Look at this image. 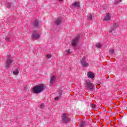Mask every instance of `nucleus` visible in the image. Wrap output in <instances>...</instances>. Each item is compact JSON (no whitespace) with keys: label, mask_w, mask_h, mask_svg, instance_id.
<instances>
[{"label":"nucleus","mask_w":127,"mask_h":127,"mask_svg":"<svg viewBox=\"0 0 127 127\" xmlns=\"http://www.w3.org/2000/svg\"><path fill=\"white\" fill-rule=\"evenodd\" d=\"M62 121L64 124H67L69 123L70 121V118L68 117V114L64 113L62 116Z\"/></svg>","instance_id":"7ed1b4c3"},{"label":"nucleus","mask_w":127,"mask_h":127,"mask_svg":"<svg viewBox=\"0 0 127 127\" xmlns=\"http://www.w3.org/2000/svg\"><path fill=\"white\" fill-rule=\"evenodd\" d=\"M39 24V22H38V20L35 19V20H34L33 25L35 27H38Z\"/></svg>","instance_id":"9d476101"},{"label":"nucleus","mask_w":127,"mask_h":127,"mask_svg":"<svg viewBox=\"0 0 127 127\" xmlns=\"http://www.w3.org/2000/svg\"><path fill=\"white\" fill-rule=\"evenodd\" d=\"M45 107V105H44V104L43 103H42L40 106V107L41 109H44Z\"/></svg>","instance_id":"6ab92c4d"},{"label":"nucleus","mask_w":127,"mask_h":127,"mask_svg":"<svg viewBox=\"0 0 127 127\" xmlns=\"http://www.w3.org/2000/svg\"><path fill=\"white\" fill-rule=\"evenodd\" d=\"M85 126V122L81 121L80 122V127H84Z\"/></svg>","instance_id":"f3484780"},{"label":"nucleus","mask_w":127,"mask_h":127,"mask_svg":"<svg viewBox=\"0 0 127 127\" xmlns=\"http://www.w3.org/2000/svg\"><path fill=\"white\" fill-rule=\"evenodd\" d=\"M72 6L74 7H79L80 6V2H74L72 4Z\"/></svg>","instance_id":"f8f14e48"},{"label":"nucleus","mask_w":127,"mask_h":127,"mask_svg":"<svg viewBox=\"0 0 127 127\" xmlns=\"http://www.w3.org/2000/svg\"><path fill=\"white\" fill-rule=\"evenodd\" d=\"M19 73V70H18V69H15L13 72V75H18Z\"/></svg>","instance_id":"ddd939ff"},{"label":"nucleus","mask_w":127,"mask_h":127,"mask_svg":"<svg viewBox=\"0 0 127 127\" xmlns=\"http://www.w3.org/2000/svg\"><path fill=\"white\" fill-rule=\"evenodd\" d=\"M63 92V91H62V90H60V95H62V93Z\"/></svg>","instance_id":"bb28decb"},{"label":"nucleus","mask_w":127,"mask_h":127,"mask_svg":"<svg viewBox=\"0 0 127 127\" xmlns=\"http://www.w3.org/2000/svg\"><path fill=\"white\" fill-rule=\"evenodd\" d=\"M55 82V76H53L51 77V80L50 81V85H53V83H54Z\"/></svg>","instance_id":"9b49d317"},{"label":"nucleus","mask_w":127,"mask_h":127,"mask_svg":"<svg viewBox=\"0 0 127 127\" xmlns=\"http://www.w3.org/2000/svg\"><path fill=\"white\" fill-rule=\"evenodd\" d=\"M87 76L88 77V78H90V79H93L95 78V73L91 71H89L87 73Z\"/></svg>","instance_id":"1a4fd4ad"},{"label":"nucleus","mask_w":127,"mask_h":127,"mask_svg":"<svg viewBox=\"0 0 127 127\" xmlns=\"http://www.w3.org/2000/svg\"><path fill=\"white\" fill-rule=\"evenodd\" d=\"M5 41H10V38H9V37L6 38Z\"/></svg>","instance_id":"4be33fe9"},{"label":"nucleus","mask_w":127,"mask_h":127,"mask_svg":"<svg viewBox=\"0 0 127 127\" xmlns=\"http://www.w3.org/2000/svg\"><path fill=\"white\" fill-rule=\"evenodd\" d=\"M55 100L56 101H57V100H59V97H56V98H55Z\"/></svg>","instance_id":"a878e982"},{"label":"nucleus","mask_w":127,"mask_h":127,"mask_svg":"<svg viewBox=\"0 0 127 127\" xmlns=\"http://www.w3.org/2000/svg\"><path fill=\"white\" fill-rule=\"evenodd\" d=\"M63 0H59V1H62Z\"/></svg>","instance_id":"c756f323"},{"label":"nucleus","mask_w":127,"mask_h":127,"mask_svg":"<svg viewBox=\"0 0 127 127\" xmlns=\"http://www.w3.org/2000/svg\"><path fill=\"white\" fill-rule=\"evenodd\" d=\"M32 37L33 39H38L40 37L39 35L37 34V31H34L32 35Z\"/></svg>","instance_id":"0eeeda50"},{"label":"nucleus","mask_w":127,"mask_h":127,"mask_svg":"<svg viewBox=\"0 0 127 127\" xmlns=\"http://www.w3.org/2000/svg\"><path fill=\"white\" fill-rule=\"evenodd\" d=\"M95 46L97 47V48H102V44L100 43H97Z\"/></svg>","instance_id":"2eb2a0df"},{"label":"nucleus","mask_w":127,"mask_h":127,"mask_svg":"<svg viewBox=\"0 0 127 127\" xmlns=\"http://www.w3.org/2000/svg\"><path fill=\"white\" fill-rule=\"evenodd\" d=\"M87 17H88V19H92V14H88V16H87Z\"/></svg>","instance_id":"a211bd4d"},{"label":"nucleus","mask_w":127,"mask_h":127,"mask_svg":"<svg viewBox=\"0 0 127 127\" xmlns=\"http://www.w3.org/2000/svg\"><path fill=\"white\" fill-rule=\"evenodd\" d=\"M86 87L87 90H93V89H94V85H93V83H91V81L88 80L86 81Z\"/></svg>","instance_id":"423d86ee"},{"label":"nucleus","mask_w":127,"mask_h":127,"mask_svg":"<svg viewBox=\"0 0 127 127\" xmlns=\"http://www.w3.org/2000/svg\"><path fill=\"white\" fill-rule=\"evenodd\" d=\"M109 32H110V33L112 32V30H110V31H109Z\"/></svg>","instance_id":"c85d7f7f"},{"label":"nucleus","mask_w":127,"mask_h":127,"mask_svg":"<svg viewBox=\"0 0 127 127\" xmlns=\"http://www.w3.org/2000/svg\"><path fill=\"white\" fill-rule=\"evenodd\" d=\"M45 88L44 84H39L35 86L33 90L35 94H39V93H41Z\"/></svg>","instance_id":"f257e3e1"},{"label":"nucleus","mask_w":127,"mask_h":127,"mask_svg":"<svg viewBox=\"0 0 127 127\" xmlns=\"http://www.w3.org/2000/svg\"><path fill=\"white\" fill-rule=\"evenodd\" d=\"M6 64H5V69H8L10 67V65H12L13 60L11 59V55H7L6 58Z\"/></svg>","instance_id":"f03ea898"},{"label":"nucleus","mask_w":127,"mask_h":127,"mask_svg":"<svg viewBox=\"0 0 127 127\" xmlns=\"http://www.w3.org/2000/svg\"><path fill=\"white\" fill-rule=\"evenodd\" d=\"M114 53H115V50H114V49H110L109 50L110 55H113Z\"/></svg>","instance_id":"dca6fc26"},{"label":"nucleus","mask_w":127,"mask_h":127,"mask_svg":"<svg viewBox=\"0 0 127 127\" xmlns=\"http://www.w3.org/2000/svg\"><path fill=\"white\" fill-rule=\"evenodd\" d=\"M118 26H119V25L118 24L115 23L113 25L114 28H116V27H118Z\"/></svg>","instance_id":"412c9836"},{"label":"nucleus","mask_w":127,"mask_h":127,"mask_svg":"<svg viewBox=\"0 0 127 127\" xmlns=\"http://www.w3.org/2000/svg\"><path fill=\"white\" fill-rule=\"evenodd\" d=\"M91 108H92V109H95V108H96V105L91 104Z\"/></svg>","instance_id":"5701e85b"},{"label":"nucleus","mask_w":127,"mask_h":127,"mask_svg":"<svg viewBox=\"0 0 127 127\" xmlns=\"http://www.w3.org/2000/svg\"><path fill=\"white\" fill-rule=\"evenodd\" d=\"M61 19H57L56 21H55V23L57 25H58V24H60V23H61Z\"/></svg>","instance_id":"4468645a"},{"label":"nucleus","mask_w":127,"mask_h":127,"mask_svg":"<svg viewBox=\"0 0 127 127\" xmlns=\"http://www.w3.org/2000/svg\"><path fill=\"white\" fill-rule=\"evenodd\" d=\"M80 64H81L82 67H87L89 66V64L86 63V58L83 57L80 60Z\"/></svg>","instance_id":"39448f33"},{"label":"nucleus","mask_w":127,"mask_h":127,"mask_svg":"<svg viewBox=\"0 0 127 127\" xmlns=\"http://www.w3.org/2000/svg\"><path fill=\"white\" fill-rule=\"evenodd\" d=\"M47 58H48V59H50L51 58V55L50 54H49L46 55Z\"/></svg>","instance_id":"aec40b11"},{"label":"nucleus","mask_w":127,"mask_h":127,"mask_svg":"<svg viewBox=\"0 0 127 127\" xmlns=\"http://www.w3.org/2000/svg\"><path fill=\"white\" fill-rule=\"evenodd\" d=\"M67 54H70V49L67 51Z\"/></svg>","instance_id":"cd10ccee"},{"label":"nucleus","mask_w":127,"mask_h":127,"mask_svg":"<svg viewBox=\"0 0 127 127\" xmlns=\"http://www.w3.org/2000/svg\"><path fill=\"white\" fill-rule=\"evenodd\" d=\"M111 18H112V16L111 15V13L109 12L107 13L106 15L104 16V18L103 19V21L110 20Z\"/></svg>","instance_id":"6e6552de"},{"label":"nucleus","mask_w":127,"mask_h":127,"mask_svg":"<svg viewBox=\"0 0 127 127\" xmlns=\"http://www.w3.org/2000/svg\"><path fill=\"white\" fill-rule=\"evenodd\" d=\"M121 1H122V0H119L118 2H115V4H118V3H119V2H121Z\"/></svg>","instance_id":"393cba45"},{"label":"nucleus","mask_w":127,"mask_h":127,"mask_svg":"<svg viewBox=\"0 0 127 127\" xmlns=\"http://www.w3.org/2000/svg\"><path fill=\"white\" fill-rule=\"evenodd\" d=\"M80 39V36H76L74 39H73L71 41V44L72 46H77V43H78Z\"/></svg>","instance_id":"20e7f679"},{"label":"nucleus","mask_w":127,"mask_h":127,"mask_svg":"<svg viewBox=\"0 0 127 127\" xmlns=\"http://www.w3.org/2000/svg\"><path fill=\"white\" fill-rule=\"evenodd\" d=\"M10 5H11V3H7V7H8V8H9V7H10Z\"/></svg>","instance_id":"b1692460"}]
</instances>
